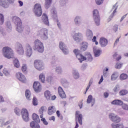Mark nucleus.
Instances as JSON below:
<instances>
[{"mask_svg": "<svg viewBox=\"0 0 128 128\" xmlns=\"http://www.w3.org/2000/svg\"><path fill=\"white\" fill-rule=\"evenodd\" d=\"M92 42H95V44L98 45V42L96 41V36H94L92 40Z\"/></svg>", "mask_w": 128, "mask_h": 128, "instance_id": "603ef678", "label": "nucleus"}, {"mask_svg": "<svg viewBox=\"0 0 128 128\" xmlns=\"http://www.w3.org/2000/svg\"><path fill=\"white\" fill-rule=\"evenodd\" d=\"M56 72H58V74H62V70L60 67H57L56 68Z\"/></svg>", "mask_w": 128, "mask_h": 128, "instance_id": "09e8293b", "label": "nucleus"}, {"mask_svg": "<svg viewBox=\"0 0 128 128\" xmlns=\"http://www.w3.org/2000/svg\"><path fill=\"white\" fill-rule=\"evenodd\" d=\"M26 52L27 56H30L32 54V49L30 44H26Z\"/></svg>", "mask_w": 128, "mask_h": 128, "instance_id": "f8f14e48", "label": "nucleus"}, {"mask_svg": "<svg viewBox=\"0 0 128 128\" xmlns=\"http://www.w3.org/2000/svg\"><path fill=\"white\" fill-rule=\"evenodd\" d=\"M118 26L116 24L113 27V30L114 32H118Z\"/></svg>", "mask_w": 128, "mask_h": 128, "instance_id": "864d4df0", "label": "nucleus"}, {"mask_svg": "<svg viewBox=\"0 0 128 128\" xmlns=\"http://www.w3.org/2000/svg\"><path fill=\"white\" fill-rule=\"evenodd\" d=\"M46 107L44 106H42L40 110H39V112H46Z\"/></svg>", "mask_w": 128, "mask_h": 128, "instance_id": "a18cd8bd", "label": "nucleus"}, {"mask_svg": "<svg viewBox=\"0 0 128 128\" xmlns=\"http://www.w3.org/2000/svg\"><path fill=\"white\" fill-rule=\"evenodd\" d=\"M56 112V106H52L48 108V112Z\"/></svg>", "mask_w": 128, "mask_h": 128, "instance_id": "c85d7f7f", "label": "nucleus"}, {"mask_svg": "<svg viewBox=\"0 0 128 128\" xmlns=\"http://www.w3.org/2000/svg\"><path fill=\"white\" fill-rule=\"evenodd\" d=\"M22 118L25 122H28L30 120L28 112H23L22 114Z\"/></svg>", "mask_w": 128, "mask_h": 128, "instance_id": "b1692460", "label": "nucleus"}, {"mask_svg": "<svg viewBox=\"0 0 128 128\" xmlns=\"http://www.w3.org/2000/svg\"><path fill=\"white\" fill-rule=\"evenodd\" d=\"M15 24H16V30L18 32H22L24 30V26H22V22L20 18H16L15 19Z\"/></svg>", "mask_w": 128, "mask_h": 128, "instance_id": "7ed1b4c3", "label": "nucleus"}, {"mask_svg": "<svg viewBox=\"0 0 128 128\" xmlns=\"http://www.w3.org/2000/svg\"><path fill=\"white\" fill-rule=\"evenodd\" d=\"M16 51L19 54H24V48H22V44H16Z\"/></svg>", "mask_w": 128, "mask_h": 128, "instance_id": "4468645a", "label": "nucleus"}, {"mask_svg": "<svg viewBox=\"0 0 128 128\" xmlns=\"http://www.w3.org/2000/svg\"><path fill=\"white\" fill-rule=\"evenodd\" d=\"M4 16L2 14H0V24H4Z\"/></svg>", "mask_w": 128, "mask_h": 128, "instance_id": "4c0bfd02", "label": "nucleus"}, {"mask_svg": "<svg viewBox=\"0 0 128 128\" xmlns=\"http://www.w3.org/2000/svg\"><path fill=\"white\" fill-rule=\"evenodd\" d=\"M34 12L37 16H40L42 14V6L39 4H36L34 6Z\"/></svg>", "mask_w": 128, "mask_h": 128, "instance_id": "423d86ee", "label": "nucleus"}, {"mask_svg": "<svg viewBox=\"0 0 128 128\" xmlns=\"http://www.w3.org/2000/svg\"><path fill=\"white\" fill-rule=\"evenodd\" d=\"M58 93L62 98H66V95L64 91V90L61 86L58 88Z\"/></svg>", "mask_w": 128, "mask_h": 128, "instance_id": "2eb2a0df", "label": "nucleus"}, {"mask_svg": "<svg viewBox=\"0 0 128 128\" xmlns=\"http://www.w3.org/2000/svg\"><path fill=\"white\" fill-rule=\"evenodd\" d=\"M112 104H114V106H120L122 105L123 102L120 100H114L111 102Z\"/></svg>", "mask_w": 128, "mask_h": 128, "instance_id": "aec40b11", "label": "nucleus"}, {"mask_svg": "<svg viewBox=\"0 0 128 128\" xmlns=\"http://www.w3.org/2000/svg\"><path fill=\"white\" fill-rule=\"evenodd\" d=\"M40 118H41V121L43 122L45 126H48V122L46 121V118H44V115L42 114L40 116Z\"/></svg>", "mask_w": 128, "mask_h": 128, "instance_id": "2f4dec72", "label": "nucleus"}, {"mask_svg": "<svg viewBox=\"0 0 128 128\" xmlns=\"http://www.w3.org/2000/svg\"><path fill=\"white\" fill-rule=\"evenodd\" d=\"M4 102V97H2V96H0V102Z\"/></svg>", "mask_w": 128, "mask_h": 128, "instance_id": "774afa93", "label": "nucleus"}, {"mask_svg": "<svg viewBox=\"0 0 128 128\" xmlns=\"http://www.w3.org/2000/svg\"><path fill=\"white\" fill-rule=\"evenodd\" d=\"M55 120H56V118L54 116H51L49 118L50 120H53V122H54Z\"/></svg>", "mask_w": 128, "mask_h": 128, "instance_id": "680f3d73", "label": "nucleus"}, {"mask_svg": "<svg viewBox=\"0 0 128 128\" xmlns=\"http://www.w3.org/2000/svg\"><path fill=\"white\" fill-rule=\"evenodd\" d=\"M112 128H124V126L123 124H112Z\"/></svg>", "mask_w": 128, "mask_h": 128, "instance_id": "bb28decb", "label": "nucleus"}, {"mask_svg": "<svg viewBox=\"0 0 128 128\" xmlns=\"http://www.w3.org/2000/svg\"><path fill=\"white\" fill-rule=\"evenodd\" d=\"M14 64L16 68H20V62H18V59L15 58L14 60Z\"/></svg>", "mask_w": 128, "mask_h": 128, "instance_id": "f704fd0d", "label": "nucleus"}, {"mask_svg": "<svg viewBox=\"0 0 128 128\" xmlns=\"http://www.w3.org/2000/svg\"><path fill=\"white\" fill-rule=\"evenodd\" d=\"M102 82H104V76H102L101 78H100V80L98 82V84H102Z\"/></svg>", "mask_w": 128, "mask_h": 128, "instance_id": "13d9d810", "label": "nucleus"}, {"mask_svg": "<svg viewBox=\"0 0 128 128\" xmlns=\"http://www.w3.org/2000/svg\"><path fill=\"white\" fill-rule=\"evenodd\" d=\"M30 126L32 128H40L39 124H36L34 121H32L30 123Z\"/></svg>", "mask_w": 128, "mask_h": 128, "instance_id": "cd10ccee", "label": "nucleus"}, {"mask_svg": "<svg viewBox=\"0 0 128 128\" xmlns=\"http://www.w3.org/2000/svg\"><path fill=\"white\" fill-rule=\"evenodd\" d=\"M26 65V64H24L22 68V70L23 72H24L26 71L27 70Z\"/></svg>", "mask_w": 128, "mask_h": 128, "instance_id": "de8ad7c7", "label": "nucleus"}, {"mask_svg": "<svg viewBox=\"0 0 128 128\" xmlns=\"http://www.w3.org/2000/svg\"><path fill=\"white\" fill-rule=\"evenodd\" d=\"M118 75L116 73H114L112 76V80H116V78H118Z\"/></svg>", "mask_w": 128, "mask_h": 128, "instance_id": "ea45409f", "label": "nucleus"}, {"mask_svg": "<svg viewBox=\"0 0 128 128\" xmlns=\"http://www.w3.org/2000/svg\"><path fill=\"white\" fill-rule=\"evenodd\" d=\"M18 2L20 4V6H24V2L21 0H18Z\"/></svg>", "mask_w": 128, "mask_h": 128, "instance_id": "e2e57ef3", "label": "nucleus"}, {"mask_svg": "<svg viewBox=\"0 0 128 128\" xmlns=\"http://www.w3.org/2000/svg\"><path fill=\"white\" fill-rule=\"evenodd\" d=\"M128 74H122L120 76V80H126V78H128Z\"/></svg>", "mask_w": 128, "mask_h": 128, "instance_id": "72a5a7b5", "label": "nucleus"}, {"mask_svg": "<svg viewBox=\"0 0 128 128\" xmlns=\"http://www.w3.org/2000/svg\"><path fill=\"white\" fill-rule=\"evenodd\" d=\"M118 88L116 86H115L114 88V92H118Z\"/></svg>", "mask_w": 128, "mask_h": 128, "instance_id": "0e129e2a", "label": "nucleus"}, {"mask_svg": "<svg viewBox=\"0 0 128 128\" xmlns=\"http://www.w3.org/2000/svg\"><path fill=\"white\" fill-rule=\"evenodd\" d=\"M96 100H92V96L90 95L88 96V100H87V104H90L92 102V106H94V102Z\"/></svg>", "mask_w": 128, "mask_h": 128, "instance_id": "5701e85b", "label": "nucleus"}, {"mask_svg": "<svg viewBox=\"0 0 128 128\" xmlns=\"http://www.w3.org/2000/svg\"><path fill=\"white\" fill-rule=\"evenodd\" d=\"M109 118L113 122H120V118L114 115L113 113L109 115Z\"/></svg>", "mask_w": 128, "mask_h": 128, "instance_id": "9d476101", "label": "nucleus"}, {"mask_svg": "<svg viewBox=\"0 0 128 128\" xmlns=\"http://www.w3.org/2000/svg\"><path fill=\"white\" fill-rule=\"evenodd\" d=\"M95 56H100V50H98L94 52Z\"/></svg>", "mask_w": 128, "mask_h": 128, "instance_id": "79ce46f5", "label": "nucleus"}, {"mask_svg": "<svg viewBox=\"0 0 128 128\" xmlns=\"http://www.w3.org/2000/svg\"><path fill=\"white\" fill-rule=\"evenodd\" d=\"M3 56L6 58H14V53L12 49L10 47L6 46L2 49Z\"/></svg>", "mask_w": 128, "mask_h": 128, "instance_id": "f257e3e1", "label": "nucleus"}, {"mask_svg": "<svg viewBox=\"0 0 128 128\" xmlns=\"http://www.w3.org/2000/svg\"><path fill=\"white\" fill-rule=\"evenodd\" d=\"M74 52L76 56V58H78L80 62H82L84 60H86V58L84 57V56H82V54H80V51L78 49H75L74 50Z\"/></svg>", "mask_w": 128, "mask_h": 128, "instance_id": "0eeeda50", "label": "nucleus"}, {"mask_svg": "<svg viewBox=\"0 0 128 128\" xmlns=\"http://www.w3.org/2000/svg\"><path fill=\"white\" fill-rule=\"evenodd\" d=\"M74 22L76 24H80V17H76L74 20Z\"/></svg>", "mask_w": 128, "mask_h": 128, "instance_id": "49530a36", "label": "nucleus"}, {"mask_svg": "<svg viewBox=\"0 0 128 128\" xmlns=\"http://www.w3.org/2000/svg\"><path fill=\"white\" fill-rule=\"evenodd\" d=\"M14 0H0V6L3 8H8V4H14Z\"/></svg>", "mask_w": 128, "mask_h": 128, "instance_id": "1a4fd4ad", "label": "nucleus"}, {"mask_svg": "<svg viewBox=\"0 0 128 128\" xmlns=\"http://www.w3.org/2000/svg\"><path fill=\"white\" fill-rule=\"evenodd\" d=\"M76 120H78L80 124H82V114L76 113Z\"/></svg>", "mask_w": 128, "mask_h": 128, "instance_id": "412c9836", "label": "nucleus"}, {"mask_svg": "<svg viewBox=\"0 0 128 128\" xmlns=\"http://www.w3.org/2000/svg\"><path fill=\"white\" fill-rule=\"evenodd\" d=\"M3 73L4 74H5V76H8L10 74V72L8 71L6 68H4L3 70Z\"/></svg>", "mask_w": 128, "mask_h": 128, "instance_id": "3c124183", "label": "nucleus"}, {"mask_svg": "<svg viewBox=\"0 0 128 128\" xmlns=\"http://www.w3.org/2000/svg\"><path fill=\"white\" fill-rule=\"evenodd\" d=\"M73 75L74 78H76V80L80 78V74H78V72H76V70H74L73 72Z\"/></svg>", "mask_w": 128, "mask_h": 128, "instance_id": "58836bf2", "label": "nucleus"}, {"mask_svg": "<svg viewBox=\"0 0 128 128\" xmlns=\"http://www.w3.org/2000/svg\"><path fill=\"white\" fill-rule=\"evenodd\" d=\"M82 38V35L80 33H76L73 36L74 40L77 42H80Z\"/></svg>", "mask_w": 128, "mask_h": 128, "instance_id": "a211bd4d", "label": "nucleus"}, {"mask_svg": "<svg viewBox=\"0 0 128 128\" xmlns=\"http://www.w3.org/2000/svg\"><path fill=\"white\" fill-rule=\"evenodd\" d=\"M32 118L34 122H36V124H40V120L38 115L36 113L32 114Z\"/></svg>", "mask_w": 128, "mask_h": 128, "instance_id": "f3484780", "label": "nucleus"}, {"mask_svg": "<svg viewBox=\"0 0 128 128\" xmlns=\"http://www.w3.org/2000/svg\"><path fill=\"white\" fill-rule=\"evenodd\" d=\"M78 106H80V108H82V101H80V102H79Z\"/></svg>", "mask_w": 128, "mask_h": 128, "instance_id": "bf43d9fd", "label": "nucleus"}, {"mask_svg": "<svg viewBox=\"0 0 128 128\" xmlns=\"http://www.w3.org/2000/svg\"><path fill=\"white\" fill-rule=\"evenodd\" d=\"M120 96H126V94H128V92L126 90H122L120 92Z\"/></svg>", "mask_w": 128, "mask_h": 128, "instance_id": "e433bc0d", "label": "nucleus"}, {"mask_svg": "<svg viewBox=\"0 0 128 128\" xmlns=\"http://www.w3.org/2000/svg\"><path fill=\"white\" fill-rule=\"evenodd\" d=\"M34 46V50H38V52H44V44L38 40H35Z\"/></svg>", "mask_w": 128, "mask_h": 128, "instance_id": "f03ea898", "label": "nucleus"}, {"mask_svg": "<svg viewBox=\"0 0 128 128\" xmlns=\"http://www.w3.org/2000/svg\"><path fill=\"white\" fill-rule=\"evenodd\" d=\"M52 0H45V8H48L50 4H52Z\"/></svg>", "mask_w": 128, "mask_h": 128, "instance_id": "c756f323", "label": "nucleus"}, {"mask_svg": "<svg viewBox=\"0 0 128 128\" xmlns=\"http://www.w3.org/2000/svg\"><path fill=\"white\" fill-rule=\"evenodd\" d=\"M25 96L27 100H30L32 98L30 91L28 90H26Z\"/></svg>", "mask_w": 128, "mask_h": 128, "instance_id": "7c9ffc66", "label": "nucleus"}, {"mask_svg": "<svg viewBox=\"0 0 128 128\" xmlns=\"http://www.w3.org/2000/svg\"><path fill=\"white\" fill-rule=\"evenodd\" d=\"M33 88L36 92H40L42 90V84L38 82H35L33 84Z\"/></svg>", "mask_w": 128, "mask_h": 128, "instance_id": "6e6552de", "label": "nucleus"}, {"mask_svg": "<svg viewBox=\"0 0 128 128\" xmlns=\"http://www.w3.org/2000/svg\"><path fill=\"white\" fill-rule=\"evenodd\" d=\"M39 80L42 82H46V78L44 77V74H40L39 76Z\"/></svg>", "mask_w": 128, "mask_h": 128, "instance_id": "473e14b6", "label": "nucleus"}, {"mask_svg": "<svg viewBox=\"0 0 128 128\" xmlns=\"http://www.w3.org/2000/svg\"><path fill=\"white\" fill-rule=\"evenodd\" d=\"M118 52H115L114 54L113 55V58H116V62H118V60H122V56H118Z\"/></svg>", "mask_w": 128, "mask_h": 128, "instance_id": "c9c22d12", "label": "nucleus"}, {"mask_svg": "<svg viewBox=\"0 0 128 128\" xmlns=\"http://www.w3.org/2000/svg\"><path fill=\"white\" fill-rule=\"evenodd\" d=\"M96 4L100 6V4H102L104 2V0H96Z\"/></svg>", "mask_w": 128, "mask_h": 128, "instance_id": "8fccbe9b", "label": "nucleus"}, {"mask_svg": "<svg viewBox=\"0 0 128 128\" xmlns=\"http://www.w3.org/2000/svg\"><path fill=\"white\" fill-rule=\"evenodd\" d=\"M88 36H92V31H88L87 32Z\"/></svg>", "mask_w": 128, "mask_h": 128, "instance_id": "5fc2aeb1", "label": "nucleus"}, {"mask_svg": "<svg viewBox=\"0 0 128 128\" xmlns=\"http://www.w3.org/2000/svg\"><path fill=\"white\" fill-rule=\"evenodd\" d=\"M56 96H51L52 100H56Z\"/></svg>", "mask_w": 128, "mask_h": 128, "instance_id": "69168bd1", "label": "nucleus"}, {"mask_svg": "<svg viewBox=\"0 0 128 128\" xmlns=\"http://www.w3.org/2000/svg\"><path fill=\"white\" fill-rule=\"evenodd\" d=\"M34 66L38 70H44V65L42 60H35L34 62Z\"/></svg>", "mask_w": 128, "mask_h": 128, "instance_id": "39448f33", "label": "nucleus"}, {"mask_svg": "<svg viewBox=\"0 0 128 128\" xmlns=\"http://www.w3.org/2000/svg\"><path fill=\"white\" fill-rule=\"evenodd\" d=\"M32 104L34 106H38V99L36 97H34L32 99Z\"/></svg>", "mask_w": 128, "mask_h": 128, "instance_id": "37998d69", "label": "nucleus"}, {"mask_svg": "<svg viewBox=\"0 0 128 128\" xmlns=\"http://www.w3.org/2000/svg\"><path fill=\"white\" fill-rule=\"evenodd\" d=\"M22 112H28V110L26 108H22Z\"/></svg>", "mask_w": 128, "mask_h": 128, "instance_id": "338daca9", "label": "nucleus"}, {"mask_svg": "<svg viewBox=\"0 0 128 128\" xmlns=\"http://www.w3.org/2000/svg\"><path fill=\"white\" fill-rule=\"evenodd\" d=\"M88 44L86 43V42H84L82 44V46L80 48V50L82 52H84V50H86V49L88 48Z\"/></svg>", "mask_w": 128, "mask_h": 128, "instance_id": "a878e982", "label": "nucleus"}, {"mask_svg": "<svg viewBox=\"0 0 128 128\" xmlns=\"http://www.w3.org/2000/svg\"><path fill=\"white\" fill-rule=\"evenodd\" d=\"M99 42L101 46L104 48V46H108V39L102 37L100 38Z\"/></svg>", "mask_w": 128, "mask_h": 128, "instance_id": "ddd939ff", "label": "nucleus"}, {"mask_svg": "<svg viewBox=\"0 0 128 128\" xmlns=\"http://www.w3.org/2000/svg\"><path fill=\"white\" fill-rule=\"evenodd\" d=\"M40 32H42L43 34L42 38L44 40H47L48 38V30L46 28L44 29H42L40 30Z\"/></svg>", "mask_w": 128, "mask_h": 128, "instance_id": "4be33fe9", "label": "nucleus"}, {"mask_svg": "<svg viewBox=\"0 0 128 128\" xmlns=\"http://www.w3.org/2000/svg\"><path fill=\"white\" fill-rule=\"evenodd\" d=\"M92 84V82H91V81H90L89 84H88V86L86 88V92L85 94H86V92H88V89L90 88V84Z\"/></svg>", "mask_w": 128, "mask_h": 128, "instance_id": "4d7b16f0", "label": "nucleus"}, {"mask_svg": "<svg viewBox=\"0 0 128 128\" xmlns=\"http://www.w3.org/2000/svg\"><path fill=\"white\" fill-rule=\"evenodd\" d=\"M122 64H124L122 63H116V66H115V68H118V69H120V68H122Z\"/></svg>", "mask_w": 128, "mask_h": 128, "instance_id": "a19ab883", "label": "nucleus"}, {"mask_svg": "<svg viewBox=\"0 0 128 128\" xmlns=\"http://www.w3.org/2000/svg\"><path fill=\"white\" fill-rule=\"evenodd\" d=\"M122 108H123V110H128V104L122 103Z\"/></svg>", "mask_w": 128, "mask_h": 128, "instance_id": "c03bdc74", "label": "nucleus"}, {"mask_svg": "<svg viewBox=\"0 0 128 128\" xmlns=\"http://www.w3.org/2000/svg\"><path fill=\"white\" fill-rule=\"evenodd\" d=\"M16 78L22 82H26V78L22 73L18 72L16 74Z\"/></svg>", "mask_w": 128, "mask_h": 128, "instance_id": "9b49d317", "label": "nucleus"}, {"mask_svg": "<svg viewBox=\"0 0 128 128\" xmlns=\"http://www.w3.org/2000/svg\"><path fill=\"white\" fill-rule=\"evenodd\" d=\"M104 98H108V93L105 92L104 93Z\"/></svg>", "mask_w": 128, "mask_h": 128, "instance_id": "052dcab7", "label": "nucleus"}, {"mask_svg": "<svg viewBox=\"0 0 128 128\" xmlns=\"http://www.w3.org/2000/svg\"><path fill=\"white\" fill-rule=\"evenodd\" d=\"M60 48L65 54H68V49L66 48V44H64L62 42H60Z\"/></svg>", "mask_w": 128, "mask_h": 128, "instance_id": "dca6fc26", "label": "nucleus"}, {"mask_svg": "<svg viewBox=\"0 0 128 128\" xmlns=\"http://www.w3.org/2000/svg\"><path fill=\"white\" fill-rule=\"evenodd\" d=\"M87 58H88V60H92V54H89L87 55Z\"/></svg>", "mask_w": 128, "mask_h": 128, "instance_id": "6e6d98bb", "label": "nucleus"}, {"mask_svg": "<svg viewBox=\"0 0 128 128\" xmlns=\"http://www.w3.org/2000/svg\"><path fill=\"white\" fill-rule=\"evenodd\" d=\"M42 18L43 22L46 26H48V18L46 14H43Z\"/></svg>", "mask_w": 128, "mask_h": 128, "instance_id": "6ab92c4d", "label": "nucleus"}, {"mask_svg": "<svg viewBox=\"0 0 128 128\" xmlns=\"http://www.w3.org/2000/svg\"><path fill=\"white\" fill-rule=\"evenodd\" d=\"M44 96L48 100H50V98H52V94H50V92L48 90L44 92Z\"/></svg>", "mask_w": 128, "mask_h": 128, "instance_id": "393cba45", "label": "nucleus"}, {"mask_svg": "<svg viewBox=\"0 0 128 128\" xmlns=\"http://www.w3.org/2000/svg\"><path fill=\"white\" fill-rule=\"evenodd\" d=\"M93 18L95 22V24L97 26H100V17L98 13V10H94L93 11Z\"/></svg>", "mask_w": 128, "mask_h": 128, "instance_id": "20e7f679", "label": "nucleus"}]
</instances>
